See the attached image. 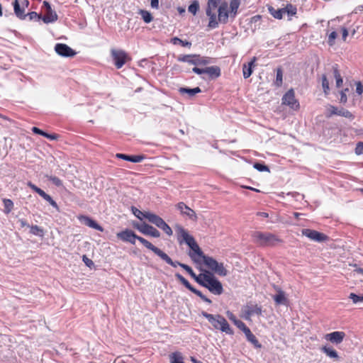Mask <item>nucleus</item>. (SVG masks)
I'll list each match as a JSON object with an SVG mask.
<instances>
[{
	"label": "nucleus",
	"instance_id": "1",
	"mask_svg": "<svg viewBox=\"0 0 363 363\" xmlns=\"http://www.w3.org/2000/svg\"><path fill=\"white\" fill-rule=\"evenodd\" d=\"M174 228L179 244H186L190 248L188 255L191 260L196 264H200L201 261L196 257V255H201L202 250L196 242L194 238L189 235L188 230L179 224H176Z\"/></svg>",
	"mask_w": 363,
	"mask_h": 363
},
{
	"label": "nucleus",
	"instance_id": "2",
	"mask_svg": "<svg viewBox=\"0 0 363 363\" xmlns=\"http://www.w3.org/2000/svg\"><path fill=\"white\" fill-rule=\"evenodd\" d=\"M116 237L118 239L122 240L123 242H129L133 245H135V240H138L145 247L152 251L158 257H160L161 252H162V250L153 245L150 242L143 238V237L137 235L134 231L128 228L116 234Z\"/></svg>",
	"mask_w": 363,
	"mask_h": 363
},
{
	"label": "nucleus",
	"instance_id": "3",
	"mask_svg": "<svg viewBox=\"0 0 363 363\" xmlns=\"http://www.w3.org/2000/svg\"><path fill=\"white\" fill-rule=\"evenodd\" d=\"M252 242L260 247H273L281 242L274 234L254 231L251 235Z\"/></svg>",
	"mask_w": 363,
	"mask_h": 363
},
{
	"label": "nucleus",
	"instance_id": "4",
	"mask_svg": "<svg viewBox=\"0 0 363 363\" xmlns=\"http://www.w3.org/2000/svg\"><path fill=\"white\" fill-rule=\"evenodd\" d=\"M196 257L199 259L201 261V264L202 262L212 272L218 274V275H225V269L222 263L218 262L214 258L207 256L204 255L202 251L201 255H196Z\"/></svg>",
	"mask_w": 363,
	"mask_h": 363
},
{
	"label": "nucleus",
	"instance_id": "5",
	"mask_svg": "<svg viewBox=\"0 0 363 363\" xmlns=\"http://www.w3.org/2000/svg\"><path fill=\"white\" fill-rule=\"evenodd\" d=\"M218 20L216 13L211 11V13L207 15L209 17L208 27L215 28L218 25V21L225 23L227 21V2H223L218 8Z\"/></svg>",
	"mask_w": 363,
	"mask_h": 363
},
{
	"label": "nucleus",
	"instance_id": "6",
	"mask_svg": "<svg viewBox=\"0 0 363 363\" xmlns=\"http://www.w3.org/2000/svg\"><path fill=\"white\" fill-rule=\"evenodd\" d=\"M201 315L206 318L216 329L227 332V321L220 315H213L206 311H202Z\"/></svg>",
	"mask_w": 363,
	"mask_h": 363
},
{
	"label": "nucleus",
	"instance_id": "7",
	"mask_svg": "<svg viewBox=\"0 0 363 363\" xmlns=\"http://www.w3.org/2000/svg\"><path fill=\"white\" fill-rule=\"evenodd\" d=\"M111 57L117 69H121L128 61L130 60V57L128 53L120 49H111Z\"/></svg>",
	"mask_w": 363,
	"mask_h": 363
},
{
	"label": "nucleus",
	"instance_id": "8",
	"mask_svg": "<svg viewBox=\"0 0 363 363\" xmlns=\"http://www.w3.org/2000/svg\"><path fill=\"white\" fill-rule=\"evenodd\" d=\"M206 278V286L203 287L208 289L211 293L216 295H220L223 292L221 283L215 277L212 272H210Z\"/></svg>",
	"mask_w": 363,
	"mask_h": 363
},
{
	"label": "nucleus",
	"instance_id": "9",
	"mask_svg": "<svg viewBox=\"0 0 363 363\" xmlns=\"http://www.w3.org/2000/svg\"><path fill=\"white\" fill-rule=\"evenodd\" d=\"M334 115L342 116L350 120H353L354 118L353 113H352L347 109H345L342 107L337 108L335 106L330 105L327 108L326 117L330 118Z\"/></svg>",
	"mask_w": 363,
	"mask_h": 363
},
{
	"label": "nucleus",
	"instance_id": "10",
	"mask_svg": "<svg viewBox=\"0 0 363 363\" xmlns=\"http://www.w3.org/2000/svg\"><path fill=\"white\" fill-rule=\"evenodd\" d=\"M301 234L311 240L318 242H323L329 240L328 236L325 234L309 228L302 229Z\"/></svg>",
	"mask_w": 363,
	"mask_h": 363
},
{
	"label": "nucleus",
	"instance_id": "11",
	"mask_svg": "<svg viewBox=\"0 0 363 363\" xmlns=\"http://www.w3.org/2000/svg\"><path fill=\"white\" fill-rule=\"evenodd\" d=\"M43 8L45 10V15L43 16L42 21L45 23H54L58 19V16L55 11L52 9L50 4L44 1L43 3Z\"/></svg>",
	"mask_w": 363,
	"mask_h": 363
},
{
	"label": "nucleus",
	"instance_id": "12",
	"mask_svg": "<svg viewBox=\"0 0 363 363\" xmlns=\"http://www.w3.org/2000/svg\"><path fill=\"white\" fill-rule=\"evenodd\" d=\"M160 257L164 260L166 263L171 265L173 267H177L178 266L181 267L182 269H184L190 276L194 273V272L192 270L191 267H190L189 265L186 264L181 263L178 261H173L170 257L166 254L164 252H162Z\"/></svg>",
	"mask_w": 363,
	"mask_h": 363
},
{
	"label": "nucleus",
	"instance_id": "13",
	"mask_svg": "<svg viewBox=\"0 0 363 363\" xmlns=\"http://www.w3.org/2000/svg\"><path fill=\"white\" fill-rule=\"evenodd\" d=\"M282 104L289 106L294 110H297L299 108V103L295 98L294 91L289 89L282 97Z\"/></svg>",
	"mask_w": 363,
	"mask_h": 363
},
{
	"label": "nucleus",
	"instance_id": "14",
	"mask_svg": "<svg viewBox=\"0 0 363 363\" xmlns=\"http://www.w3.org/2000/svg\"><path fill=\"white\" fill-rule=\"evenodd\" d=\"M55 51L57 55L64 57H73L77 55V52L64 43H57L55 46Z\"/></svg>",
	"mask_w": 363,
	"mask_h": 363
},
{
	"label": "nucleus",
	"instance_id": "15",
	"mask_svg": "<svg viewBox=\"0 0 363 363\" xmlns=\"http://www.w3.org/2000/svg\"><path fill=\"white\" fill-rule=\"evenodd\" d=\"M273 289L277 292L275 295L272 296L275 303L277 305H284L286 306L289 303V300L287 297L286 296L285 292L281 289L280 286L273 284L272 285Z\"/></svg>",
	"mask_w": 363,
	"mask_h": 363
},
{
	"label": "nucleus",
	"instance_id": "16",
	"mask_svg": "<svg viewBox=\"0 0 363 363\" xmlns=\"http://www.w3.org/2000/svg\"><path fill=\"white\" fill-rule=\"evenodd\" d=\"M177 208L180 211L182 216H187L190 220L196 221L197 216L194 210L186 206L184 202H179L177 204Z\"/></svg>",
	"mask_w": 363,
	"mask_h": 363
},
{
	"label": "nucleus",
	"instance_id": "17",
	"mask_svg": "<svg viewBox=\"0 0 363 363\" xmlns=\"http://www.w3.org/2000/svg\"><path fill=\"white\" fill-rule=\"evenodd\" d=\"M345 337V333L342 331H335L326 334L325 338L326 340L330 341L333 344H340Z\"/></svg>",
	"mask_w": 363,
	"mask_h": 363
},
{
	"label": "nucleus",
	"instance_id": "18",
	"mask_svg": "<svg viewBox=\"0 0 363 363\" xmlns=\"http://www.w3.org/2000/svg\"><path fill=\"white\" fill-rule=\"evenodd\" d=\"M262 314V308L257 305H247L245 310V318L250 320L254 315H260Z\"/></svg>",
	"mask_w": 363,
	"mask_h": 363
},
{
	"label": "nucleus",
	"instance_id": "19",
	"mask_svg": "<svg viewBox=\"0 0 363 363\" xmlns=\"http://www.w3.org/2000/svg\"><path fill=\"white\" fill-rule=\"evenodd\" d=\"M116 157L133 163H138L145 159V156L142 155H125L123 153H117Z\"/></svg>",
	"mask_w": 363,
	"mask_h": 363
},
{
	"label": "nucleus",
	"instance_id": "20",
	"mask_svg": "<svg viewBox=\"0 0 363 363\" xmlns=\"http://www.w3.org/2000/svg\"><path fill=\"white\" fill-rule=\"evenodd\" d=\"M204 74L208 75L209 79H215L220 75V69L218 66L206 67Z\"/></svg>",
	"mask_w": 363,
	"mask_h": 363
},
{
	"label": "nucleus",
	"instance_id": "21",
	"mask_svg": "<svg viewBox=\"0 0 363 363\" xmlns=\"http://www.w3.org/2000/svg\"><path fill=\"white\" fill-rule=\"evenodd\" d=\"M146 219L159 228H160L165 222L161 217L151 212L146 215Z\"/></svg>",
	"mask_w": 363,
	"mask_h": 363
},
{
	"label": "nucleus",
	"instance_id": "22",
	"mask_svg": "<svg viewBox=\"0 0 363 363\" xmlns=\"http://www.w3.org/2000/svg\"><path fill=\"white\" fill-rule=\"evenodd\" d=\"M142 234L145 235H149L153 238H160V233L158 230H157L155 228L152 226L151 225H149L147 223L145 224L144 226L143 230L142 232Z\"/></svg>",
	"mask_w": 363,
	"mask_h": 363
},
{
	"label": "nucleus",
	"instance_id": "23",
	"mask_svg": "<svg viewBox=\"0 0 363 363\" xmlns=\"http://www.w3.org/2000/svg\"><path fill=\"white\" fill-rule=\"evenodd\" d=\"M12 5L13 6L15 15L21 20L26 19V14H25V9L23 7L20 6L18 0H14Z\"/></svg>",
	"mask_w": 363,
	"mask_h": 363
},
{
	"label": "nucleus",
	"instance_id": "24",
	"mask_svg": "<svg viewBox=\"0 0 363 363\" xmlns=\"http://www.w3.org/2000/svg\"><path fill=\"white\" fill-rule=\"evenodd\" d=\"M84 224L97 230L103 231V228L89 216H84L82 217Z\"/></svg>",
	"mask_w": 363,
	"mask_h": 363
},
{
	"label": "nucleus",
	"instance_id": "25",
	"mask_svg": "<svg viewBox=\"0 0 363 363\" xmlns=\"http://www.w3.org/2000/svg\"><path fill=\"white\" fill-rule=\"evenodd\" d=\"M179 92L182 95L187 94L189 98H191L196 94L201 93V89L199 86L194 88L180 87L179 89Z\"/></svg>",
	"mask_w": 363,
	"mask_h": 363
},
{
	"label": "nucleus",
	"instance_id": "26",
	"mask_svg": "<svg viewBox=\"0 0 363 363\" xmlns=\"http://www.w3.org/2000/svg\"><path fill=\"white\" fill-rule=\"evenodd\" d=\"M256 57H254L247 64H244L242 67L243 77L245 79L250 77L252 73V67L255 66Z\"/></svg>",
	"mask_w": 363,
	"mask_h": 363
},
{
	"label": "nucleus",
	"instance_id": "27",
	"mask_svg": "<svg viewBox=\"0 0 363 363\" xmlns=\"http://www.w3.org/2000/svg\"><path fill=\"white\" fill-rule=\"evenodd\" d=\"M211 63V59L206 57H201L199 55H194V61L191 65L195 66L206 65Z\"/></svg>",
	"mask_w": 363,
	"mask_h": 363
},
{
	"label": "nucleus",
	"instance_id": "28",
	"mask_svg": "<svg viewBox=\"0 0 363 363\" xmlns=\"http://www.w3.org/2000/svg\"><path fill=\"white\" fill-rule=\"evenodd\" d=\"M176 278L189 291H191L192 293L195 294L198 289L194 288L189 282V281L185 279L183 276H182L180 274L177 273L175 274Z\"/></svg>",
	"mask_w": 363,
	"mask_h": 363
},
{
	"label": "nucleus",
	"instance_id": "29",
	"mask_svg": "<svg viewBox=\"0 0 363 363\" xmlns=\"http://www.w3.org/2000/svg\"><path fill=\"white\" fill-rule=\"evenodd\" d=\"M321 351L324 352L330 358L337 360L339 358L338 354L335 350L332 347L323 346L321 348Z\"/></svg>",
	"mask_w": 363,
	"mask_h": 363
},
{
	"label": "nucleus",
	"instance_id": "30",
	"mask_svg": "<svg viewBox=\"0 0 363 363\" xmlns=\"http://www.w3.org/2000/svg\"><path fill=\"white\" fill-rule=\"evenodd\" d=\"M240 4V0H231L228 9V14L230 13L231 16L235 17L237 14Z\"/></svg>",
	"mask_w": 363,
	"mask_h": 363
},
{
	"label": "nucleus",
	"instance_id": "31",
	"mask_svg": "<svg viewBox=\"0 0 363 363\" xmlns=\"http://www.w3.org/2000/svg\"><path fill=\"white\" fill-rule=\"evenodd\" d=\"M211 272L205 270L203 273L199 274L197 278H196L195 281L201 286H206V280L207 277H208Z\"/></svg>",
	"mask_w": 363,
	"mask_h": 363
},
{
	"label": "nucleus",
	"instance_id": "32",
	"mask_svg": "<svg viewBox=\"0 0 363 363\" xmlns=\"http://www.w3.org/2000/svg\"><path fill=\"white\" fill-rule=\"evenodd\" d=\"M220 4V0H208L207 9L206 11V15L211 13V11L215 10Z\"/></svg>",
	"mask_w": 363,
	"mask_h": 363
},
{
	"label": "nucleus",
	"instance_id": "33",
	"mask_svg": "<svg viewBox=\"0 0 363 363\" xmlns=\"http://www.w3.org/2000/svg\"><path fill=\"white\" fill-rule=\"evenodd\" d=\"M131 211L140 220H143L144 218L146 219V215L150 213V211H141L135 206L131 207Z\"/></svg>",
	"mask_w": 363,
	"mask_h": 363
},
{
	"label": "nucleus",
	"instance_id": "34",
	"mask_svg": "<svg viewBox=\"0 0 363 363\" xmlns=\"http://www.w3.org/2000/svg\"><path fill=\"white\" fill-rule=\"evenodd\" d=\"M30 233L34 235L43 238L44 236V230L38 225H31Z\"/></svg>",
	"mask_w": 363,
	"mask_h": 363
},
{
	"label": "nucleus",
	"instance_id": "35",
	"mask_svg": "<svg viewBox=\"0 0 363 363\" xmlns=\"http://www.w3.org/2000/svg\"><path fill=\"white\" fill-rule=\"evenodd\" d=\"M228 318L240 329L243 328L246 325L240 320L235 318L234 315L228 311Z\"/></svg>",
	"mask_w": 363,
	"mask_h": 363
},
{
	"label": "nucleus",
	"instance_id": "36",
	"mask_svg": "<svg viewBox=\"0 0 363 363\" xmlns=\"http://www.w3.org/2000/svg\"><path fill=\"white\" fill-rule=\"evenodd\" d=\"M139 13L140 14L143 20L146 23H150L153 19V17H152L151 13L146 10H140Z\"/></svg>",
	"mask_w": 363,
	"mask_h": 363
},
{
	"label": "nucleus",
	"instance_id": "37",
	"mask_svg": "<svg viewBox=\"0 0 363 363\" xmlns=\"http://www.w3.org/2000/svg\"><path fill=\"white\" fill-rule=\"evenodd\" d=\"M269 11L271 15L277 19H281L283 17V14L284 13L283 9H274L273 7H270L269 9Z\"/></svg>",
	"mask_w": 363,
	"mask_h": 363
},
{
	"label": "nucleus",
	"instance_id": "38",
	"mask_svg": "<svg viewBox=\"0 0 363 363\" xmlns=\"http://www.w3.org/2000/svg\"><path fill=\"white\" fill-rule=\"evenodd\" d=\"M172 43L174 45L179 44L182 47H188L190 48L191 46V43L187 40H182V39L179 38L178 37H174L172 39Z\"/></svg>",
	"mask_w": 363,
	"mask_h": 363
},
{
	"label": "nucleus",
	"instance_id": "39",
	"mask_svg": "<svg viewBox=\"0 0 363 363\" xmlns=\"http://www.w3.org/2000/svg\"><path fill=\"white\" fill-rule=\"evenodd\" d=\"M333 74L336 80V86L340 87L342 84L343 80L337 67H333Z\"/></svg>",
	"mask_w": 363,
	"mask_h": 363
},
{
	"label": "nucleus",
	"instance_id": "40",
	"mask_svg": "<svg viewBox=\"0 0 363 363\" xmlns=\"http://www.w3.org/2000/svg\"><path fill=\"white\" fill-rule=\"evenodd\" d=\"M283 9L284 13H287L288 16H294L297 12L296 7L291 4H287Z\"/></svg>",
	"mask_w": 363,
	"mask_h": 363
},
{
	"label": "nucleus",
	"instance_id": "41",
	"mask_svg": "<svg viewBox=\"0 0 363 363\" xmlns=\"http://www.w3.org/2000/svg\"><path fill=\"white\" fill-rule=\"evenodd\" d=\"M283 83V71L281 68H277V76L274 84L277 86H281Z\"/></svg>",
	"mask_w": 363,
	"mask_h": 363
},
{
	"label": "nucleus",
	"instance_id": "42",
	"mask_svg": "<svg viewBox=\"0 0 363 363\" xmlns=\"http://www.w3.org/2000/svg\"><path fill=\"white\" fill-rule=\"evenodd\" d=\"M3 203L4 206V212L6 213H10L13 208V201L9 199H4Z\"/></svg>",
	"mask_w": 363,
	"mask_h": 363
},
{
	"label": "nucleus",
	"instance_id": "43",
	"mask_svg": "<svg viewBox=\"0 0 363 363\" xmlns=\"http://www.w3.org/2000/svg\"><path fill=\"white\" fill-rule=\"evenodd\" d=\"M177 60L182 62H188L191 65L194 61V55H180L177 57Z\"/></svg>",
	"mask_w": 363,
	"mask_h": 363
},
{
	"label": "nucleus",
	"instance_id": "44",
	"mask_svg": "<svg viewBox=\"0 0 363 363\" xmlns=\"http://www.w3.org/2000/svg\"><path fill=\"white\" fill-rule=\"evenodd\" d=\"M246 338L247 341L252 344L255 348H261L262 345L259 343L257 337L252 333H251Z\"/></svg>",
	"mask_w": 363,
	"mask_h": 363
},
{
	"label": "nucleus",
	"instance_id": "45",
	"mask_svg": "<svg viewBox=\"0 0 363 363\" xmlns=\"http://www.w3.org/2000/svg\"><path fill=\"white\" fill-rule=\"evenodd\" d=\"M199 9V4L198 1H193L188 8V11L194 15H196Z\"/></svg>",
	"mask_w": 363,
	"mask_h": 363
},
{
	"label": "nucleus",
	"instance_id": "46",
	"mask_svg": "<svg viewBox=\"0 0 363 363\" xmlns=\"http://www.w3.org/2000/svg\"><path fill=\"white\" fill-rule=\"evenodd\" d=\"M47 179L50 181L53 184H55L56 186H62V182L60 179L55 176H48L46 175Z\"/></svg>",
	"mask_w": 363,
	"mask_h": 363
},
{
	"label": "nucleus",
	"instance_id": "47",
	"mask_svg": "<svg viewBox=\"0 0 363 363\" xmlns=\"http://www.w3.org/2000/svg\"><path fill=\"white\" fill-rule=\"evenodd\" d=\"M322 86L325 94H328L330 91L329 82L325 75L322 77Z\"/></svg>",
	"mask_w": 363,
	"mask_h": 363
},
{
	"label": "nucleus",
	"instance_id": "48",
	"mask_svg": "<svg viewBox=\"0 0 363 363\" xmlns=\"http://www.w3.org/2000/svg\"><path fill=\"white\" fill-rule=\"evenodd\" d=\"M349 298L352 301L353 303H358L363 302V296L357 295L354 293H351Z\"/></svg>",
	"mask_w": 363,
	"mask_h": 363
},
{
	"label": "nucleus",
	"instance_id": "49",
	"mask_svg": "<svg viewBox=\"0 0 363 363\" xmlns=\"http://www.w3.org/2000/svg\"><path fill=\"white\" fill-rule=\"evenodd\" d=\"M253 167L259 172H269V167L263 163L256 162Z\"/></svg>",
	"mask_w": 363,
	"mask_h": 363
},
{
	"label": "nucleus",
	"instance_id": "50",
	"mask_svg": "<svg viewBox=\"0 0 363 363\" xmlns=\"http://www.w3.org/2000/svg\"><path fill=\"white\" fill-rule=\"evenodd\" d=\"M26 16H28L29 18V20L30 21H40V20H42V18H43V16L40 15V14H38V13L35 12V11H31L30 13H28V14H26Z\"/></svg>",
	"mask_w": 363,
	"mask_h": 363
},
{
	"label": "nucleus",
	"instance_id": "51",
	"mask_svg": "<svg viewBox=\"0 0 363 363\" xmlns=\"http://www.w3.org/2000/svg\"><path fill=\"white\" fill-rule=\"evenodd\" d=\"M337 36V33L336 31L331 32L328 35V43L330 46H333L335 44V40Z\"/></svg>",
	"mask_w": 363,
	"mask_h": 363
},
{
	"label": "nucleus",
	"instance_id": "52",
	"mask_svg": "<svg viewBox=\"0 0 363 363\" xmlns=\"http://www.w3.org/2000/svg\"><path fill=\"white\" fill-rule=\"evenodd\" d=\"M145 224L146 223H140L137 221H133L132 223V226L133 227V228L138 230L140 233H142Z\"/></svg>",
	"mask_w": 363,
	"mask_h": 363
},
{
	"label": "nucleus",
	"instance_id": "53",
	"mask_svg": "<svg viewBox=\"0 0 363 363\" xmlns=\"http://www.w3.org/2000/svg\"><path fill=\"white\" fill-rule=\"evenodd\" d=\"M349 89L347 88L344 90H342L340 94V102L341 104H345L347 101V95H346V92L348 91Z\"/></svg>",
	"mask_w": 363,
	"mask_h": 363
},
{
	"label": "nucleus",
	"instance_id": "54",
	"mask_svg": "<svg viewBox=\"0 0 363 363\" xmlns=\"http://www.w3.org/2000/svg\"><path fill=\"white\" fill-rule=\"evenodd\" d=\"M160 229H162L167 235L170 236L173 233L172 228L166 223V222L163 223Z\"/></svg>",
	"mask_w": 363,
	"mask_h": 363
},
{
	"label": "nucleus",
	"instance_id": "55",
	"mask_svg": "<svg viewBox=\"0 0 363 363\" xmlns=\"http://www.w3.org/2000/svg\"><path fill=\"white\" fill-rule=\"evenodd\" d=\"M82 261L89 268H91L93 266H94V262L91 259L88 258L86 255L82 256Z\"/></svg>",
	"mask_w": 363,
	"mask_h": 363
},
{
	"label": "nucleus",
	"instance_id": "56",
	"mask_svg": "<svg viewBox=\"0 0 363 363\" xmlns=\"http://www.w3.org/2000/svg\"><path fill=\"white\" fill-rule=\"evenodd\" d=\"M44 199L47 201L52 207L58 209V206L57 203L52 199V197L50 195L47 194Z\"/></svg>",
	"mask_w": 363,
	"mask_h": 363
},
{
	"label": "nucleus",
	"instance_id": "57",
	"mask_svg": "<svg viewBox=\"0 0 363 363\" xmlns=\"http://www.w3.org/2000/svg\"><path fill=\"white\" fill-rule=\"evenodd\" d=\"M195 294L199 296L203 301L209 304L211 303V300L207 298L206 296H204L199 290H197Z\"/></svg>",
	"mask_w": 363,
	"mask_h": 363
},
{
	"label": "nucleus",
	"instance_id": "58",
	"mask_svg": "<svg viewBox=\"0 0 363 363\" xmlns=\"http://www.w3.org/2000/svg\"><path fill=\"white\" fill-rule=\"evenodd\" d=\"M356 92L358 95H361L363 93V84L361 82H356Z\"/></svg>",
	"mask_w": 363,
	"mask_h": 363
},
{
	"label": "nucleus",
	"instance_id": "59",
	"mask_svg": "<svg viewBox=\"0 0 363 363\" xmlns=\"http://www.w3.org/2000/svg\"><path fill=\"white\" fill-rule=\"evenodd\" d=\"M32 131L35 133V134H38V135H42V136H45V134H46V132L43 131V130L37 128V127H33L32 128Z\"/></svg>",
	"mask_w": 363,
	"mask_h": 363
},
{
	"label": "nucleus",
	"instance_id": "60",
	"mask_svg": "<svg viewBox=\"0 0 363 363\" xmlns=\"http://www.w3.org/2000/svg\"><path fill=\"white\" fill-rule=\"evenodd\" d=\"M355 152L357 155L363 153V142H359L357 145V147L355 149Z\"/></svg>",
	"mask_w": 363,
	"mask_h": 363
},
{
	"label": "nucleus",
	"instance_id": "61",
	"mask_svg": "<svg viewBox=\"0 0 363 363\" xmlns=\"http://www.w3.org/2000/svg\"><path fill=\"white\" fill-rule=\"evenodd\" d=\"M192 71L197 74L201 75L204 74L205 68H199L196 66L192 69Z\"/></svg>",
	"mask_w": 363,
	"mask_h": 363
},
{
	"label": "nucleus",
	"instance_id": "62",
	"mask_svg": "<svg viewBox=\"0 0 363 363\" xmlns=\"http://www.w3.org/2000/svg\"><path fill=\"white\" fill-rule=\"evenodd\" d=\"M341 31H342V39L343 41H346L347 37L348 36V30L345 27H342Z\"/></svg>",
	"mask_w": 363,
	"mask_h": 363
},
{
	"label": "nucleus",
	"instance_id": "63",
	"mask_svg": "<svg viewBox=\"0 0 363 363\" xmlns=\"http://www.w3.org/2000/svg\"><path fill=\"white\" fill-rule=\"evenodd\" d=\"M28 186H29L33 191L38 193L40 188L38 187L36 185L33 184L31 182H28L27 184Z\"/></svg>",
	"mask_w": 363,
	"mask_h": 363
},
{
	"label": "nucleus",
	"instance_id": "64",
	"mask_svg": "<svg viewBox=\"0 0 363 363\" xmlns=\"http://www.w3.org/2000/svg\"><path fill=\"white\" fill-rule=\"evenodd\" d=\"M44 137L48 139H50V140H55L58 138L59 135L57 134H50V133H46V134Z\"/></svg>",
	"mask_w": 363,
	"mask_h": 363
}]
</instances>
